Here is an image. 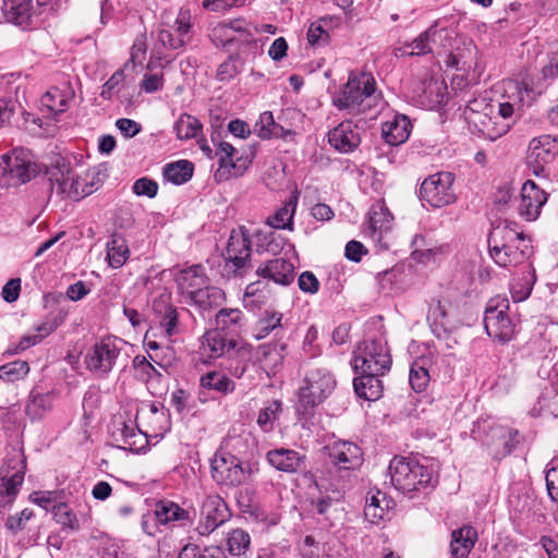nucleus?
I'll return each instance as SVG.
<instances>
[{
  "label": "nucleus",
  "mask_w": 558,
  "mask_h": 558,
  "mask_svg": "<svg viewBox=\"0 0 558 558\" xmlns=\"http://www.w3.org/2000/svg\"><path fill=\"white\" fill-rule=\"evenodd\" d=\"M74 90L70 82H64L60 86H53L41 97V106L47 112L57 116L65 112L74 98Z\"/></svg>",
  "instance_id": "obj_24"
},
{
  "label": "nucleus",
  "mask_w": 558,
  "mask_h": 558,
  "mask_svg": "<svg viewBox=\"0 0 558 558\" xmlns=\"http://www.w3.org/2000/svg\"><path fill=\"white\" fill-rule=\"evenodd\" d=\"M389 501L386 496L377 492V494L366 497L364 507V515L367 521L373 524L379 523L388 512Z\"/></svg>",
  "instance_id": "obj_39"
},
{
  "label": "nucleus",
  "mask_w": 558,
  "mask_h": 558,
  "mask_svg": "<svg viewBox=\"0 0 558 558\" xmlns=\"http://www.w3.org/2000/svg\"><path fill=\"white\" fill-rule=\"evenodd\" d=\"M147 53V36L146 33L137 35L133 41L130 51V59L124 63L125 69L134 70L136 65H141L146 59Z\"/></svg>",
  "instance_id": "obj_52"
},
{
  "label": "nucleus",
  "mask_w": 558,
  "mask_h": 558,
  "mask_svg": "<svg viewBox=\"0 0 558 558\" xmlns=\"http://www.w3.org/2000/svg\"><path fill=\"white\" fill-rule=\"evenodd\" d=\"M541 94L542 89L534 85L529 74H524L520 80L502 81L501 94L496 101L513 104V106L524 109V95L534 99L535 95Z\"/></svg>",
  "instance_id": "obj_18"
},
{
  "label": "nucleus",
  "mask_w": 558,
  "mask_h": 558,
  "mask_svg": "<svg viewBox=\"0 0 558 558\" xmlns=\"http://www.w3.org/2000/svg\"><path fill=\"white\" fill-rule=\"evenodd\" d=\"M54 515L57 518V522L61 525L71 530L78 529V521L75 514L68 508L66 505H59L56 507Z\"/></svg>",
  "instance_id": "obj_64"
},
{
  "label": "nucleus",
  "mask_w": 558,
  "mask_h": 558,
  "mask_svg": "<svg viewBox=\"0 0 558 558\" xmlns=\"http://www.w3.org/2000/svg\"><path fill=\"white\" fill-rule=\"evenodd\" d=\"M112 436L116 441L121 442V447L129 448L131 450H137L143 446L145 436L140 429H136L132 425H128L125 422H119L116 424L112 430Z\"/></svg>",
  "instance_id": "obj_36"
},
{
  "label": "nucleus",
  "mask_w": 558,
  "mask_h": 558,
  "mask_svg": "<svg viewBox=\"0 0 558 558\" xmlns=\"http://www.w3.org/2000/svg\"><path fill=\"white\" fill-rule=\"evenodd\" d=\"M44 167L52 192L72 201H80L86 197L83 173H75L66 157L53 154L48 158Z\"/></svg>",
  "instance_id": "obj_5"
},
{
  "label": "nucleus",
  "mask_w": 558,
  "mask_h": 558,
  "mask_svg": "<svg viewBox=\"0 0 558 558\" xmlns=\"http://www.w3.org/2000/svg\"><path fill=\"white\" fill-rule=\"evenodd\" d=\"M477 532L471 525H464L451 532V558H468L477 541Z\"/></svg>",
  "instance_id": "obj_28"
},
{
  "label": "nucleus",
  "mask_w": 558,
  "mask_h": 558,
  "mask_svg": "<svg viewBox=\"0 0 558 558\" xmlns=\"http://www.w3.org/2000/svg\"><path fill=\"white\" fill-rule=\"evenodd\" d=\"M307 40L311 46L320 47L329 43L330 35L326 29H324L320 22H315L308 27Z\"/></svg>",
  "instance_id": "obj_59"
},
{
  "label": "nucleus",
  "mask_w": 558,
  "mask_h": 558,
  "mask_svg": "<svg viewBox=\"0 0 558 558\" xmlns=\"http://www.w3.org/2000/svg\"><path fill=\"white\" fill-rule=\"evenodd\" d=\"M352 365L356 372L385 374L390 369L391 356L383 338L364 340L354 353Z\"/></svg>",
  "instance_id": "obj_10"
},
{
  "label": "nucleus",
  "mask_w": 558,
  "mask_h": 558,
  "mask_svg": "<svg viewBox=\"0 0 558 558\" xmlns=\"http://www.w3.org/2000/svg\"><path fill=\"white\" fill-rule=\"evenodd\" d=\"M254 133L262 140L278 138L286 134L283 128L275 122L270 111H264L259 114L254 125Z\"/></svg>",
  "instance_id": "obj_40"
},
{
  "label": "nucleus",
  "mask_w": 558,
  "mask_h": 558,
  "mask_svg": "<svg viewBox=\"0 0 558 558\" xmlns=\"http://www.w3.org/2000/svg\"><path fill=\"white\" fill-rule=\"evenodd\" d=\"M282 412V403L278 400H274L269 402L265 408H263L257 417V425L259 428L269 433L275 427V422L278 420L279 414Z\"/></svg>",
  "instance_id": "obj_48"
},
{
  "label": "nucleus",
  "mask_w": 558,
  "mask_h": 558,
  "mask_svg": "<svg viewBox=\"0 0 558 558\" xmlns=\"http://www.w3.org/2000/svg\"><path fill=\"white\" fill-rule=\"evenodd\" d=\"M328 135V140H361L359 129L352 121L341 122Z\"/></svg>",
  "instance_id": "obj_56"
},
{
  "label": "nucleus",
  "mask_w": 558,
  "mask_h": 558,
  "mask_svg": "<svg viewBox=\"0 0 558 558\" xmlns=\"http://www.w3.org/2000/svg\"><path fill=\"white\" fill-rule=\"evenodd\" d=\"M282 314L275 311H265L256 323L255 337L266 338L271 331L281 327Z\"/></svg>",
  "instance_id": "obj_47"
},
{
  "label": "nucleus",
  "mask_w": 558,
  "mask_h": 558,
  "mask_svg": "<svg viewBox=\"0 0 558 558\" xmlns=\"http://www.w3.org/2000/svg\"><path fill=\"white\" fill-rule=\"evenodd\" d=\"M497 107L498 117L501 118L504 122L488 135L489 140H497L505 135L523 113V109L513 106V104L497 101Z\"/></svg>",
  "instance_id": "obj_34"
},
{
  "label": "nucleus",
  "mask_w": 558,
  "mask_h": 558,
  "mask_svg": "<svg viewBox=\"0 0 558 558\" xmlns=\"http://www.w3.org/2000/svg\"><path fill=\"white\" fill-rule=\"evenodd\" d=\"M194 171V166L191 161L179 160L165 166L163 177L167 181L180 185L187 182Z\"/></svg>",
  "instance_id": "obj_41"
},
{
  "label": "nucleus",
  "mask_w": 558,
  "mask_h": 558,
  "mask_svg": "<svg viewBox=\"0 0 558 558\" xmlns=\"http://www.w3.org/2000/svg\"><path fill=\"white\" fill-rule=\"evenodd\" d=\"M1 14L7 23L27 29L32 25L33 0H1Z\"/></svg>",
  "instance_id": "obj_20"
},
{
  "label": "nucleus",
  "mask_w": 558,
  "mask_h": 558,
  "mask_svg": "<svg viewBox=\"0 0 558 558\" xmlns=\"http://www.w3.org/2000/svg\"><path fill=\"white\" fill-rule=\"evenodd\" d=\"M515 226L514 222L498 225L488 235L489 255L500 267H517L532 255L531 241Z\"/></svg>",
  "instance_id": "obj_1"
},
{
  "label": "nucleus",
  "mask_w": 558,
  "mask_h": 558,
  "mask_svg": "<svg viewBox=\"0 0 558 558\" xmlns=\"http://www.w3.org/2000/svg\"><path fill=\"white\" fill-rule=\"evenodd\" d=\"M331 463L339 470H355L362 465L361 448L351 441L337 440L325 447Z\"/></svg>",
  "instance_id": "obj_19"
},
{
  "label": "nucleus",
  "mask_w": 558,
  "mask_h": 558,
  "mask_svg": "<svg viewBox=\"0 0 558 558\" xmlns=\"http://www.w3.org/2000/svg\"><path fill=\"white\" fill-rule=\"evenodd\" d=\"M154 517L161 525H172L175 522L189 520V512L171 500H159L155 505Z\"/></svg>",
  "instance_id": "obj_31"
},
{
  "label": "nucleus",
  "mask_w": 558,
  "mask_h": 558,
  "mask_svg": "<svg viewBox=\"0 0 558 558\" xmlns=\"http://www.w3.org/2000/svg\"><path fill=\"white\" fill-rule=\"evenodd\" d=\"M296 204V197H291L288 203L280 207L272 216L267 218V225L274 229L292 230Z\"/></svg>",
  "instance_id": "obj_42"
},
{
  "label": "nucleus",
  "mask_w": 558,
  "mask_h": 558,
  "mask_svg": "<svg viewBox=\"0 0 558 558\" xmlns=\"http://www.w3.org/2000/svg\"><path fill=\"white\" fill-rule=\"evenodd\" d=\"M244 61L238 54H230L222 63H220L216 71V80L221 83H228L235 78L243 69Z\"/></svg>",
  "instance_id": "obj_43"
},
{
  "label": "nucleus",
  "mask_w": 558,
  "mask_h": 558,
  "mask_svg": "<svg viewBox=\"0 0 558 558\" xmlns=\"http://www.w3.org/2000/svg\"><path fill=\"white\" fill-rule=\"evenodd\" d=\"M211 476L218 484L229 486L240 485L246 480L240 459L225 451L216 452L213 458Z\"/></svg>",
  "instance_id": "obj_13"
},
{
  "label": "nucleus",
  "mask_w": 558,
  "mask_h": 558,
  "mask_svg": "<svg viewBox=\"0 0 558 558\" xmlns=\"http://www.w3.org/2000/svg\"><path fill=\"white\" fill-rule=\"evenodd\" d=\"M426 364V360H416L411 365L409 381L416 392L424 391L430 381V375Z\"/></svg>",
  "instance_id": "obj_45"
},
{
  "label": "nucleus",
  "mask_w": 558,
  "mask_h": 558,
  "mask_svg": "<svg viewBox=\"0 0 558 558\" xmlns=\"http://www.w3.org/2000/svg\"><path fill=\"white\" fill-rule=\"evenodd\" d=\"M20 465L12 474L9 469L0 471V506L11 505L19 494V489L24 482L25 461L20 459L15 461Z\"/></svg>",
  "instance_id": "obj_26"
},
{
  "label": "nucleus",
  "mask_w": 558,
  "mask_h": 558,
  "mask_svg": "<svg viewBox=\"0 0 558 558\" xmlns=\"http://www.w3.org/2000/svg\"><path fill=\"white\" fill-rule=\"evenodd\" d=\"M189 299L192 304L197 306L201 311H208L221 304L225 299V293L220 288L206 283L205 287L194 292Z\"/></svg>",
  "instance_id": "obj_35"
},
{
  "label": "nucleus",
  "mask_w": 558,
  "mask_h": 558,
  "mask_svg": "<svg viewBox=\"0 0 558 558\" xmlns=\"http://www.w3.org/2000/svg\"><path fill=\"white\" fill-rule=\"evenodd\" d=\"M250 235L243 230H232L228 240L225 258L234 267V272L242 275L250 266L251 257Z\"/></svg>",
  "instance_id": "obj_17"
},
{
  "label": "nucleus",
  "mask_w": 558,
  "mask_h": 558,
  "mask_svg": "<svg viewBox=\"0 0 558 558\" xmlns=\"http://www.w3.org/2000/svg\"><path fill=\"white\" fill-rule=\"evenodd\" d=\"M256 275L277 284L288 286L294 280V265L287 258L276 257L260 264L256 269Z\"/></svg>",
  "instance_id": "obj_22"
},
{
  "label": "nucleus",
  "mask_w": 558,
  "mask_h": 558,
  "mask_svg": "<svg viewBox=\"0 0 558 558\" xmlns=\"http://www.w3.org/2000/svg\"><path fill=\"white\" fill-rule=\"evenodd\" d=\"M402 54L408 56H424L427 53H433L429 41L426 36V32H423L418 37L412 40L409 44H405L404 47L400 48Z\"/></svg>",
  "instance_id": "obj_55"
},
{
  "label": "nucleus",
  "mask_w": 558,
  "mask_h": 558,
  "mask_svg": "<svg viewBox=\"0 0 558 558\" xmlns=\"http://www.w3.org/2000/svg\"><path fill=\"white\" fill-rule=\"evenodd\" d=\"M508 308V301L497 298L489 300L485 311V330L492 339L500 343L510 341L514 335V325L507 315Z\"/></svg>",
  "instance_id": "obj_12"
},
{
  "label": "nucleus",
  "mask_w": 558,
  "mask_h": 558,
  "mask_svg": "<svg viewBox=\"0 0 558 558\" xmlns=\"http://www.w3.org/2000/svg\"><path fill=\"white\" fill-rule=\"evenodd\" d=\"M393 217L384 203L372 205L368 211L367 227L371 235L376 240L381 239V233L391 229Z\"/></svg>",
  "instance_id": "obj_29"
},
{
  "label": "nucleus",
  "mask_w": 558,
  "mask_h": 558,
  "mask_svg": "<svg viewBox=\"0 0 558 558\" xmlns=\"http://www.w3.org/2000/svg\"><path fill=\"white\" fill-rule=\"evenodd\" d=\"M391 484L402 493L433 488L437 484V474L433 466L405 457H395L388 468Z\"/></svg>",
  "instance_id": "obj_2"
},
{
  "label": "nucleus",
  "mask_w": 558,
  "mask_h": 558,
  "mask_svg": "<svg viewBox=\"0 0 558 558\" xmlns=\"http://www.w3.org/2000/svg\"><path fill=\"white\" fill-rule=\"evenodd\" d=\"M51 408L52 399L49 395H40L33 391L29 395L25 411L32 420H40Z\"/></svg>",
  "instance_id": "obj_44"
},
{
  "label": "nucleus",
  "mask_w": 558,
  "mask_h": 558,
  "mask_svg": "<svg viewBox=\"0 0 558 558\" xmlns=\"http://www.w3.org/2000/svg\"><path fill=\"white\" fill-rule=\"evenodd\" d=\"M426 318L432 327L433 332L437 337H441L450 332L452 329L447 313V305L439 299H433L430 301Z\"/></svg>",
  "instance_id": "obj_30"
},
{
  "label": "nucleus",
  "mask_w": 558,
  "mask_h": 558,
  "mask_svg": "<svg viewBox=\"0 0 558 558\" xmlns=\"http://www.w3.org/2000/svg\"><path fill=\"white\" fill-rule=\"evenodd\" d=\"M165 77L163 71L160 69L158 72H147L144 74L140 87L147 94H151L163 88Z\"/></svg>",
  "instance_id": "obj_57"
},
{
  "label": "nucleus",
  "mask_w": 558,
  "mask_h": 558,
  "mask_svg": "<svg viewBox=\"0 0 558 558\" xmlns=\"http://www.w3.org/2000/svg\"><path fill=\"white\" fill-rule=\"evenodd\" d=\"M412 122L405 114H395L381 125L384 140H409L412 132Z\"/></svg>",
  "instance_id": "obj_33"
},
{
  "label": "nucleus",
  "mask_w": 558,
  "mask_h": 558,
  "mask_svg": "<svg viewBox=\"0 0 558 558\" xmlns=\"http://www.w3.org/2000/svg\"><path fill=\"white\" fill-rule=\"evenodd\" d=\"M214 31H220L225 33V35H227V31H233L239 35H242L243 33L250 35V32L254 31V25L246 22L244 19H233L218 24Z\"/></svg>",
  "instance_id": "obj_60"
},
{
  "label": "nucleus",
  "mask_w": 558,
  "mask_h": 558,
  "mask_svg": "<svg viewBox=\"0 0 558 558\" xmlns=\"http://www.w3.org/2000/svg\"><path fill=\"white\" fill-rule=\"evenodd\" d=\"M104 178L105 174L98 168H93L85 171L83 173L85 195L88 196L97 191L101 186Z\"/></svg>",
  "instance_id": "obj_61"
},
{
  "label": "nucleus",
  "mask_w": 558,
  "mask_h": 558,
  "mask_svg": "<svg viewBox=\"0 0 558 558\" xmlns=\"http://www.w3.org/2000/svg\"><path fill=\"white\" fill-rule=\"evenodd\" d=\"M323 551V556L315 554L313 550L304 551V555L307 558H352L344 545L338 541L324 544Z\"/></svg>",
  "instance_id": "obj_54"
},
{
  "label": "nucleus",
  "mask_w": 558,
  "mask_h": 558,
  "mask_svg": "<svg viewBox=\"0 0 558 558\" xmlns=\"http://www.w3.org/2000/svg\"><path fill=\"white\" fill-rule=\"evenodd\" d=\"M305 457L300 452L287 449L277 448L268 451L267 461L271 466L281 472L294 473L304 466Z\"/></svg>",
  "instance_id": "obj_27"
},
{
  "label": "nucleus",
  "mask_w": 558,
  "mask_h": 558,
  "mask_svg": "<svg viewBox=\"0 0 558 558\" xmlns=\"http://www.w3.org/2000/svg\"><path fill=\"white\" fill-rule=\"evenodd\" d=\"M558 142H531L526 155L527 166L535 175H541L545 166L558 154Z\"/></svg>",
  "instance_id": "obj_23"
},
{
  "label": "nucleus",
  "mask_w": 558,
  "mask_h": 558,
  "mask_svg": "<svg viewBox=\"0 0 558 558\" xmlns=\"http://www.w3.org/2000/svg\"><path fill=\"white\" fill-rule=\"evenodd\" d=\"M174 281L183 295L190 298L208 283L205 268L197 264L180 269L174 274Z\"/></svg>",
  "instance_id": "obj_25"
},
{
  "label": "nucleus",
  "mask_w": 558,
  "mask_h": 558,
  "mask_svg": "<svg viewBox=\"0 0 558 558\" xmlns=\"http://www.w3.org/2000/svg\"><path fill=\"white\" fill-rule=\"evenodd\" d=\"M425 32L433 53L441 54L448 50L451 37L447 28H437L436 25H433Z\"/></svg>",
  "instance_id": "obj_50"
},
{
  "label": "nucleus",
  "mask_w": 558,
  "mask_h": 558,
  "mask_svg": "<svg viewBox=\"0 0 558 558\" xmlns=\"http://www.w3.org/2000/svg\"><path fill=\"white\" fill-rule=\"evenodd\" d=\"M240 144V146H234L230 142H219V148L216 151L218 168L214 173L216 182L220 183L243 175L252 163L255 157V146L242 142Z\"/></svg>",
  "instance_id": "obj_6"
},
{
  "label": "nucleus",
  "mask_w": 558,
  "mask_h": 558,
  "mask_svg": "<svg viewBox=\"0 0 558 558\" xmlns=\"http://www.w3.org/2000/svg\"><path fill=\"white\" fill-rule=\"evenodd\" d=\"M372 372H361V376L354 379L356 395L365 400H377L383 393V384L379 376Z\"/></svg>",
  "instance_id": "obj_32"
},
{
  "label": "nucleus",
  "mask_w": 558,
  "mask_h": 558,
  "mask_svg": "<svg viewBox=\"0 0 558 558\" xmlns=\"http://www.w3.org/2000/svg\"><path fill=\"white\" fill-rule=\"evenodd\" d=\"M193 25L190 8L181 7L172 22H160L157 40L167 50H182L193 38Z\"/></svg>",
  "instance_id": "obj_9"
},
{
  "label": "nucleus",
  "mask_w": 558,
  "mask_h": 558,
  "mask_svg": "<svg viewBox=\"0 0 558 558\" xmlns=\"http://www.w3.org/2000/svg\"><path fill=\"white\" fill-rule=\"evenodd\" d=\"M201 385L204 388L217 390L219 392H229L234 388V383L220 372H209L202 376Z\"/></svg>",
  "instance_id": "obj_51"
},
{
  "label": "nucleus",
  "mask_w": 558,
  "mask_h": 558,
  "mask_svg": "<svg viewBox=\"0 0 558 558\" xmlns=\"http://www.w3.org/2000/svg\"><path fill=\"white\" fill-rule=\"evenodd\" d=\"M517 437L518 430L505 426H496L490 428L486 445L494 458L501 459L513 451L519 442Z\"/></svg>",
  "instance_id": "obj_21"
},
{
  "label": "nucleus",
  "mask_w": 558,
  "mask_h": 558,
  "mask_svg": "<svg viewBox=\"0 0 558 558\" xmlns=\"http://www.w3.org/2000/svg\"><path fill=\"white\" fill-rule=\"evenodd\" d=\"M338 505L339 499L332 498L329 495L320 496L312 501L313 509L326 519H329V515L337 510Z\"/></svg>",
  "instance_id": "obj_62"
},
{
  "label": "nucleus",
  "mask_w": 558,
  "mask_h": 558,
  "mask_svg": "<svg viewBox=\"0 0 558 558\" xmlns=\"http://www.w3.org/2000/svg\"><path fill=\"white\" fill-rule=\"evenodd\" d=\"M178 140H204L203 124L189 113H182L175 122Z\"/></svg>",
  "instance_id": "obj_38"
},
{
  "label": "nucleus",
  "mask_w": 558,
  "mask_h": 558,
  "mask_svg": "<svg viewBox=\"0 0 558 558\" xmlns=\"http://www.w3.org/2000/svg\"><path fill=\"white\" fill-rule=\"evenodd\" d=\"M259 350L265 365L270 368H276L281 365L284 359L287 344L284 342L276 341L262 345Z\"/></svg>",
  "instance_id": "obj_46"
},
{
  "label": "nucleus",
  "mask_w": 558,
  "mask_h": 558,
  "mask_svg": "<svg viewBox=\"0 0 558 558\" xmlns=\"http://www.w3.org/2000/svg\"><path fill=\"white\" fill-rule=\"evenodd\" d=\"M39 172L31 153L13 149L0 158V186H19L29 182Z\"/></svg>",
  "instance_id": "obj_8"
},
{
  "label": "nucleus",
  "mask_w": 558,
  "mask_h": 558,
  "mask_svg": "<svg viewBox=\"0 0 558 558\" xmlns=\"http://www.w3.org/2000/svg\"><path fill=\"white\" fill-rule=\"evenodd\" d=\"M548 199V194L534 181L526 180L518 199V215L525 221H535L541 215L542 208Z\"/></svg>",
  "instance_id": "obj_16"
},
{
  "label": "nucleus",
  "mask_w": 558,
  "mask_h": 558,
  "mask_svg": "<svg viewBox=\"0 0 558 558\" xmlns=\"http://www.w3.org/2000/svg\"><path fill=\"white\" fill-rule=\"evenodd\" d=\"M375 92L376 81L372 74L355 75L351 73L335 104L340 109L362 113L371 108V100Z\"/></svg>",
  "instance_id": "obj_7"
},
{
  "label": "nucleus",
  "mask_w": 558,
  "mask_h": 558,
  "mask_svg": "<svg viewBox=\"0 0 558 558\" xmlns=\"http://www.w3.org/2000/svg\"><path fill=\"white\" fill-rule=\"evenodd\" d=\"M243 313L239 308H223L216 315L218 328L225 330L242 320Z\"/></svg>",
  "instance_id": "obj_58"
},
{
  "label": "nucleus",
  "mask_w": 558,
  "mask_h": 558,
  "mask_svg": "<svg viewBox=\"0 0 558 558\" xmlns=\"http://www.w3.org/2000/svg\"><path fill=\"white\" fill-rule=\"evenodd\" d=\"M133 192L138 196H147L153 198L157 195L158 184L156 181L148 178L137 179L133 184Z\"/></svg>",
  "instance_id": "obj_63"
},
{
  "label": "nucleus",
  "mask_w": 558,
  "mask_h": 558,
  "mask_svg": "<svg viewBox=\"0 0 558 558\" xmlns=\"http://www.w3.org/2000/svg\"><path fill=\"white\" fill-rule=\"evenodd\" d=\"M29 372V366L25 361H14L0 367V378L7 381H14L23 378Z\"/></svg>",
  "instance_id": "obj_53"
},
{
  "label": "nucleus",
  "mask_w": 558,
  "mask_h": 558,
  "mask_svg": "<svg viewBox=\"0 0 558 558\" xmlns=\"http://www.w3.org/2000/svg\"><path fill=\"white\" fill-rule=\"evenodd\" d=\"M250 544L251 537L246 531L242 529H235L228 533L227 547L231 555H244L247 551Z\"/></svg>",
  "instance_id": "obj_49"
},
{
  "label": "nucleus",
  "mask_w": 558,
  "mask_h": 558,
  "mask_svg": "<svg viewBox=\"0 0 558 558\" xmlns=\"http://www.w3.org/2000/svg\"><path fill=\"white\" fill-rule=\"evenodd\" d=\"M130 257L125 239L118 233L111 234L107 242V260L112 268L122 267Z\"/></svg>",
  "instance_id": "obj_37"
},
{
  "label": "nucleus",
  "mask_w": 558,
  "mask_h": 558,
  "mask_svg": "<svg viewBox=\"0 0 558 558\" xmlns=\"http://www.w3.org/2000/svg\"><path fill=\"white\" fill-rule=\"evenodd\" d=\"M202 349L211 359L227 356L229 360H235V365H229L231 374L235 377H242L248 366V348L218 327L203 336Z\"/></svg>",
  "instance_id": "obj_3"
},
{
  "label": "nucleus",
  "mask_w": 558,
  "mask_h": 558,
  "mask_svg": "<svg viewBox=\"0 0 558 558\" xmlns=\"http://www.w3.org/2000/svg\"><path fill=\"white\" fill-rule=\"evenodd\" d=\"M119 353L116 339L108 337L96 342L88 350L85 355V364L90 372L106 375L112 369Z\"/></svg>",
  "instance_id": "obj_15"
},
{
  "label": "nucleus",
  "mask_w": 558,
  "mask_h": 558,
  "mask_svg": "<svg viewBox=\"0 0 558 558\" xmlns=\"http://www.w3.org/2000/svg\"><path fill=\"white\" fill-rule=\"evenodd\" d=\"M336 385L335 376L327 368L312 367L307 369L298 391V412L303 415L311 414L332 393Z\"/></svg>",
  "instance_id": "obj_4"
},
{
  "label": "nucleus",
  "mask_w": 558,
  "mask_h": 558,
  "mask_svg": "<svg viewBox=\"0 0 558 558\" xmlns=\"http://www.w3.org/2000/svg\"><path fill=\"white\" fill-rule=\"evenodd\" d=\"M454 175L449 171H440L426 178L420 189L423 201L430 206L441 208L454 203L457 196L453 190Z\"/></svg>",
  "instance_id": "obj_11"
},
{
  "label": "nucleus",
  "mask_w": 558,
  "mask_h": 558,
  "mask_svg": "<svg viewBox=\"0 0 558 558\" xmlns=\"http://www.w3.org/2000/svg\"><path fill=\"white\" fill-rule=\"evenodd\" d=\"M229 518L230 512L225 500L218 495L207 496L203 501L201 520L195 532L201 536H207L227 522Z\"/></svg>",
  "instance_id": "obj_14"
}]
</instances>
